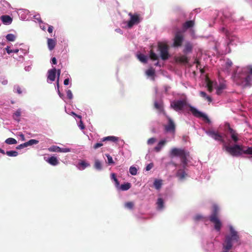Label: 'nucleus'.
I'll return each instance as SVG.
<instances>
[{
	"instance_id": "f257e3e1",
	"label": "nucleus",
	"mask_w": 252,
	"mask_h": 252,
	"mask_svg": "<svg viewBox=\"0 0 252 252\" xmlns=\"http://www.w3.org/2000/svg\"><path fill=\"white\" fill-rule=\"evenodd\" d=\"M230 234L225 236L224 242L223 244V249L224 250H230L232 248L233 243H238L240 240V237L234 228L229 227Z\"/></svg>"
},
{
	"instance_id": "f03ea898",
	"label": "nucleus",
	"mask_w": 252,
	"mask_h": 252,
	"mask_svg": "<svg viewBox=\"0 0 252 252\" xmlns=\"http://www.w3.org/2000/svg\"><path fill=\"white\" fill-rule=\"evenodd\" d=\"M233 80L237 85L245 88L251 86L250 82L252 79L251 76L245 73L242 69L241 72L234 74Z\"/></svg>"
},
{
	"instance_id": "7ed1b4c3",
	"label": "nucleus",
	"mask_w": 252,
	"mask_h": 252,
	"mask_svg": "<svg viewBox=\"0 0 252 252\" xmlns=\"http://www.w3.org/2000/svg\"><path fill=\"white\" fill-rule=\"evenodd\" d=\"M171 157H179L183 164V167L185 168L188 163V157L189 156V152L184 149L174 148L170 152Z\"/></svg>"
},
{
	"instance_id": "20e7f679",
	"label": "nucleus",
	"mask_w": 252,
	"mask_h": 252,
	"mask_svg": "<svg viewBox=\"0 0 252 252\" xmlns=\"http://www.w3.org/2000/svg\"><path fill=\"white\" fill-rule=\"evenodd\" d=\"M223 148L225 152L231 156L238 157L243 154V148L245 147L242 145L234 144L230 146L224 143Z\"/></svg>"
},
{
	"instance_id": "39448f33",
	"label": "nucleus",
	"mask_w": 252,
	"mask_h": 252,
	"mask_svg": "<svg viewBox=\"0 0 252 252\" xmlns=\"http://www.w3.org/2000/svg\"><path fill=\"white\" fill-rule=\"evenodd\" d=\"M209 220L210 221L214 224L215 229L220 231L222 223L219 217V208L216 205H214L213 206V211L212 214L210 216Z\"/></svg>"
},
{
	"instance_id": "423d86ee",
	"label": "nucleus",
	"mask_w": 252,
	"mask_h": 252,
	"mask_svg": "<svg viewBox=\"0 0 252 252\" xmlns=\"http://www.w3.org/2000/svg\"><path fill=\"white\" fill-rule=\"evenodd\" d=\"M158 50L160 52V57L162 60L165 61L169 58L168 46L166 44L159 42Z\"/></svg>"
},
{
	"instance_id": "0eeeda50",
	"label": "nucleus",
	"mask_w": 252,
	"mask_h": 252,
	"mask_svg": "<svg viewBox=\"0 0 252 252\" xmlns=\"http://www.w3.org/2000/svg\"><path fill=\"white\" fill-rule=\"evenodd\" d=\"M184 39V34L182 31H177L174 35V38L173 39V47H181L182 45Z\"/></svg>"
},
{
	"instance_id": "6e6552de",
	"label": "nucleus",
	"mask_w": 252,
	"mask_h": 252,
	"mask_svg": "<svg viewBox=\"0 0 252 252\" xmlns=\"http://www.w3.org/2000/svg\"><path fill=\"white\" fill-rule=\"evenodd\" d=\"M187 102L185 100H177L172 102L171 103V107L174 109V110L178 111L183 110Z\"/></svg>"
},
{
	"instance_id": "1a4fd4ad",
	"label": "nucleus",
	"mask_w": 252,
	"mask_h": 252,
	"mask_svg": "<svg viewBox=\"0 0 252 252\" xmlns=\"http://www.w3.org/2000/svg\"><path fill=\"white\" fill-rule=\"evenodd\" d=\"M207 134L214 140L224 143V140L222 135L219 132L214 130H209L207 132Z\"/></svg>"
},
{
	"instance_id": "9d476101",
	"label": "nucleus",
	"mask_w": 252,
	"mask_h": 252,
	"mask_svg": "<svg viewBox=\"0 0 252 252\" xmlns=\"http://www.w3.org/2000/svg\"><path fill=\"white\" fill-rule=\"evenodd\" d=\"M189 110L195 117L197 118H203L204 120H206L208 123L210 122V120L206 115L199 111L195 108L191 106H189Z\"/></svg>"
},
{
	"instance_id": "9b49d317",
	"label": "nucleus",
	"mask_w": 252,
	"mask_h": 252,
	"mask_svg": "<svg viewBox=\"0 0 252 252\" xmlns=\"http://www.w3.org/2000/svg\"><path fill=\"white\" fill-rule=\"evenodd\" d=\"M167 118L168 122L167 125L164 126L165 131L167 132L174 133L176 127L175 125L170 117H167Z\"/></svg>"
},
{
	"instance_id": "f8f14e48",
	"label": "nucleus",
	"mask_w": 252,
	"mask_h": 252,
	"mask_svg": "<svg viewBox=\"0 0 252 252\" xmlns=\"http://www.w3.org/2000/svg\"><path fill=\"white\" fill-rule=\"evenodd\" d=\"M128 15L130 16V19L127 22V27L130 28L134 24H138L139 22V17L138 15H133L131 13H129Z\"/></svg>"
},
{
	"instance_id": "ddd939ff",
	"label": "nucleus",
	"mask_w": 252,
	"mask_h": 252,
	"mask_svg": "<svg viewBox=\"0 0 252 252\" xmlns=\"http://www.w3.org/2000/svg\"><path fill=\"white\" fill-rule=\"evenodd\" d=\"M227 126H228V130L230 134L231 138H232V139L235 143L237 142L239 140L237 133L236 132L235 130H234L233 129H232L230 127L229 124H227Z\"/></svg>"
},
{
	"instance_id": "4468645a",
	"label": "nucleus",
	"mask_w": 252,
	"mask_h": 252,
	"mask_svg": "<svg viewBox=\"0 0 252 252\" xmlns=\"http://www.w3.org/2000/svg\"><path fill=\"white\" fill-rule=\"evenodd\" d=\"M56 74L57 69L55 67H54L53 69L49 70L48 71V80H49L51 82L54 81L56 79Z\"/></svg>"
},
{
	"instance_id": "2eb2a0df",
	"label": "nucleus",
	"mask_w": 252,
	"mask_h": 252,
	"mask_svg": "<svg viewBox=\"0 0 252 252\" xmlns=\"http://www.w3.org/2000/svg\"><path fill=\"white\" fill-rule=\"evenodd\" d=\"M187 176V174L186 172L181 169L178 170L176 173V176L178 177L180 180H184Z\"/></svg>"
},
{
	"instance_id": "dca6fc26",
	"label": "nucleus",
	"mask_w": 252,
	"mask_h": 252,
	"mask_svg": "<svg viewBox=\"0 0 252 252\" xmlns=\"http://www.w3.org/2000/svg\"><path fill=\"white\" fill-rule=\"evenodd\" d=\"M166 143V141L165 140H162L160 141L158 144L157 146H156L154 148V150L156 152H159L162 148L165 145Z\"/></svg>"
},
{
	"instance_id": "f3484780",
	"label": "nucleus",
	"mask_w": 252,
	"mask_h": 252,
	"mask_svg": "<svg viewBox=\"0 0 252 252\" xmlns=\"http://www.w3.org/2000/svg\"><path fill=\"white\" fill-rule=\"evenodd\" d=\"M47 44L49 49L52 50L56 46V41L53 39L48 38L47 40Z\"/></svg>"
},
{
	"instance_id": "a211bd4d",
	"label": "nucleus",
	"mask_w": 252,
	"mask_h": 252,
	"mask_svg": "<svg viewBox=\"0 0 252 252\" xmlns=\"http://www.w3.org/2000/svg\"><path fill=\"white\" fill-rule=\"evenodd\" d=\"M119 140V138L114 136H109L103 137L101 141H112L113 142H117Z\"/></svg>"
},
{
	"instance_id": "6ab92c4d",
	"label": "nucleus",
	"mask_w": 252,
	"mask_h": 252,
	"mask_svg": "<svg viewBox=\"0 0 252 252\" xmlns=\"http://www.w3.org/2000/svg\"><path fill=\"white\" fill-rule=\"evenodd\" d=\"M189 60L188 57L185 55L179 56L176 59V62L183 63H188L189 62Z\"/></svg>"
},
{
	"instance_id": "aec40b11",
	"label": "nucleus",
	"mask_w": 252,
	"mask_h": 252,
	"mask_svg": "<svg viewBox=\"0 0 252 252\" xmlns=\"http://www.w3.org/2000/svg\"><path fill=\"white\" fill-rule=\"evenodd\" d=\"M0 19L4 24H10L12 21V19L8 15H2Z\"/></svg>"
},
{
	"instance_id": "412c9836",
	"label": "nucleus",
	"mask_w": 252,
	"mask_h": 252,
	"mask_svg": "<svg viewBox=\"0 0 252 252\" xmlns=\"http://www.w3.org/2000/svg\"><path fill=\"white\" fill-rule=\"evenodd\" d=\"M154 107L159 112H162L163 110V102L162 101H155Z\"/></svg>"
},
{
	"instance_id": "4be33fe9",
	"label": "nucleus",
	"mask_w": 252,
	"mask_h": 252,
	"mask_svg": "<svg viewBox=\"0 0 252 252\" xmlns=\"http://www.w3.org/2000/svg\"><path fill=\"white\" fill-rule=\"evenodd\" d=\"M47 161L52 165H56L59 163L58 160L56 157H51L49 158Z\"/></svg>"
},
{
	"instance_id": "5701e85b",
	"label": "nucleus",
	"mask_w": 252,
	"mask_h": 252,
	"mask_svg": "<svg viewBox=\"0 0 252 252\" xmlns=\"http://www.w3.org/2000/svg\"><path fill=\"white\" fill-rule=\"evenodd\" d=\"M192 50V46L189 42H187L185 45L183 52L185 53L191 52Z\"/></svg>"
},
{
	"instance_id": "b1692460",
	"label": "nucleus",
	"mask_w": 252,
	"mask_h": 252,
	"mask_svg": "<svg viewBox=\"0 0 252 252\" xmlns=\"http://www.w3.org/2000/svg\"><path fill=\"white\" fill-rule=\"evenodd\" d=\"M226 88V85L224 83H220L217 88V94H220L222 90Z\"/></svg>"
},
{
	"instance_id": "393cba45",
	"label": "nucleus",
	"mask_w": 252,
	"mask_h": 252,
	"mask_svg": "<svg viewBox=\"0 0 252 252\" xmlns=\"http://www.w3.org/2000/svg\"><path fill=\"white\" fill-rule=\"evenodd\" d=\"M226 37L229 41V42L227 43L228 45L232 44V42L237 38L236 36L232 35L231 33L229 34V35L226 36Z\"/></svg>"
},
{
	"instance_id": "a878e982",
	"label": "nucleus",
	"mask_w": 252,
	"mask_h": 252,
	"mask_svg": "<svg viewBox=\"0 0 252 252\" xmlns=\"http://www.w3.org/2000/svg\"><path fill=\"white\" fill-rule=\"evenodd\" d=\"M48 151L51 152H61V148L59 146L53 145L48 148Z\"/></svg>"
},
{
	"instance_id": "bb28decb",
	"label": "nucleus",
	"mask_w": 252,
	"mask_h": 252,
	"mask_svg": "<svg viewBox=\"0 0 252 252\" xmlns=\"http://www.w3.org/2000/svg\"><path fill=\"white\" fill-rule=\"evenodd\" d=\"M199 94L200 95V96L203 97L204 99H206L209 102H212V98L209 96V95H207V94H206V93L204 92H200L199 93Z\"/></svg>"
},
{
	"instance_id": "cd10ccee",
	"label": "nucleus",
	"mask_w": 252,
	"mask_h": 252,
	"mask_svg": "<svg viewBox=\"0 0 252 252\" xmlns=\"http://www.w3.org/2000/svg\"><path fill=\"white\" fill-rule=\"evenodd\" d=\"M161 185H162V181L161 180H158V179L155 180V181H154V186L156 189H160L161 188Z\"/></svg>"
},
{
	"instance_id": "c85d7f7f",
	"label": "nucleus",
	"mask_w": 252,
	"mask_h": 252,
	"mask_svg": "<svg viewBox=\"0 0 252 252\" xmlns=\"http://www.w3.org/2000/svg\"><path fill=\"white\" fill-rule=\"evenodd\" d=\"M137 58L140 61L143 63H147V57L144 54H140L137 55Z\"/></svg>"
},
{
	"instance_id": "c756f323",
	"label": "nucleus",
	"mask_w": 252,
	"mask_h": 252,
	"mask_svg": "<svg viewBox=\"0 0 252 252\" xmlns=\"http://www.w3.org/2000/svg\"><path fill=\"white\" fill-rule=\"evenodd\" d=\"M194 24L193 21H188L184 23V27L186 29L190 28L194 26Z\"/></svg>"
},
{
	"instance_id": "7c9ffc66",
	"label": "nucleus",
	"mask_w": 252,
	"mask_h": 252,
	"mask_svg": "<svg viewBox=\"0 0 252 252\" xmlns=\"http://www.w3.org/2000/svg\"><path fill=\"white\" fill-rule=\"evenodd\" d=\"M157 204L158 209H162L164 207L163 200L161 198L158 199Z\"/></svg>"
},
{
	"instance_id": "2f4dec72",
	"label": "nucleus",
	"mask_w": 252,
	"mask_h": 252,
	"mask_svg": "<svg viewBox=\"0 0 252 252\" xmlns=\"http://www.w3.org/2000/svg\"><path fill=\"white\" fill-rule=\"evenodd\" d=\"M21 113L20 109H18L13 115V119L19 122L20 121L19 117L21 116Z\"/></svg>"
},
{
	"instance_id": "473e14b6",
	"label": "nucleus",
	"mask_w": 252,
	"mask_h": 252,
	"mask_svg": "<svg viewBox=\"0 0 252 252\" xmlns=\"http://www.w3.org/2000/svg\"><path fill=\"white\" fill-rule=\"evenodd\" d=\"M94 167L96 169L98 170H101L102 169V165L99 160L96 159L95 160Z\"/></svg>"
},
{
	"instance_id": "72a5a7b5",
	"label": "nucleus",
	"mask_w": 252,
	"mask_h": 252,
	"mask_svg": "<svg viewBox=\"0 0 252 252\" xmlns=\"http://www.w3.org/2000/svg\"><path fill=\"white\" fill-rule=\"evenodd\" d=\"M131 187V185L129 183H126L124 184H122L120 187V189L122 190H127L129 189Z\"/></svg>"
},
{
	"instance_id": "f704fd0d",
	"label": "nucleus",
	"mask_w": 252,
	"mask_h": 252,
	"mask_svg": "<svg viewBox=\"0 0 252 252\" xmlns=\"http://www.w3.org/2000/svg\"><path fill=\"white\" fill-rule=\"evenodd\" d=\"M79 165L81 166H82V168H80V169H81V170H84L85 169L86 167L89 166L90 165V164L89 163H87L84 160H82L79 163Z\"/></svg>"
},
{
	"instance_id": "c9c22d12",
	"label": "nucleus",
	"mask_w": 252,
	"mask_h": 252,
	"mask_svg": "<svg viewBox=\"0 0 252 252\" xmlns=\"http://www.w3.org/2000/svg\"><path fill=\"white\" fill-rule=\"evenodd\" d=\"M5 142L6 144H9V145L16 144L17 143L16 140L13 138H7V139H6Z\"/></svg>"
},
{
	"instance_id": "e433bc0d",
	"label": "nucleus",
	"mask_w": 252,
	"mask_h": 252,
	"mask_svg": "<svg viewBox=\"0 0 252 252\" xmlns=\"http://www.w3.org/2000/svg\"><path fill=\"white\" fill-rule=\"evenodd\" d=\"M243 70L245 73L249 75H252V66H247V67L243 68Z\"/></svg>"
},
{
	"instance_id": "4c0bfd02",
	"label": "nucleus",
	"mask_w": 252,
	"mask_h": 252,
	"mask_svg": "<svg viewBox=\"0 0 252 252\" xmlns=\"http://www.w3.org/2000/svg\"><path fill=\"white\" fill-rule=\"evenodd\" d=\"M243 154L252 155V147H248L246 150H244V148H243ZM251 158H252V156Z\"/></svg>"
},
{
	"instance_id": "58836bf2",
	"label": "nucleus",
	"mask_w": 252,
	"mask_h": 252,
	"mask_svg": "<svg viewBox=\"0 0 252 252\" xmlns=\"http://www.w3.org/2000/svg\"><path fill=\"white\" fill-rule=\"evenodd\" d=\"M146 73L148 76H154L155 74V70L153 68H150L146 71Z\"/></svg>"
},
{
	"instance_id": "ea45409f",
	"label": "nucleus",
	"mask_w": 252,
	"mask_h": 252,
	"mask_svg": "<svg viewBox=\"0 0 252 252\" xmlns=\"http://www.w3.org/2000/svg\"><path fill=\"white\" fill-rule=\"evenodd\" d=\"M6 38L9 41H14L16 39V36L13 34L9 33L6 36Z\"/></svg>"
},
{
	"instance_id": "a19ab883",
	"label": "nucleus",
	"mask_w": 252,
	"mask_h": 252,
	"mask_svg": "<svg viewBox=\"0 0 252 252\" xmlns=\"http://www.w3.org/2000/svg\"><path fill=\"white\" fill-rule=\"evenodd\" d=\"M6 154L9 157H16L18 156V153L17 152L15 151H7Z\"/></svg>"
},
{
	"instance_id": "79ce46f5",
	"label": "nucleus",
	"mask_w": 252,
	"mask_h": 252,
	"mask_svg": "<svg viewBox=\"0 0 252 252\" xmlns=\"http://www.w3.org/2000/svg\"><path fill=\"white\" fill-rule=\"evenodd\" d=\"M38 143V141L35 139H31L28 142H26L27 147L34 144H37Z\"/></svg>"
},
{
	"instance_id": "37998d69",
	"label": "nucleus",
	"mask_w": 252,
	"mask_h": 252,
	"mask_svg": "<svg viewBox=\"0 0 252 252\" xmlns=\"http://www.w3.org/2000/svg\"><path fill=\"white\" fill-rule=\"evenodd\" d=\"M150 57L152 60L155 61L158 59V55L156 53H155L152 50H151L150 52Z\"/></svg>"
},
{
	"instance_id": "c03bdc74",
	"label": "nucleus",
	"mask_w": 252,
	"mask_h": 252,
	"mask_svg": "<svg viewBox=\"0 0 252 252\" xmlns=\"http://www.w3.org/2000/svg\"><path fill=\"white\" fill-rule=\"evenodd\" d=\"M129 172L132 175H135L137 174V170L134 166H131L129 168Z\"/></svg>"
},
{
	"instance_id": "a18cd8bd",
	"label": "nucleus",
	"mask_w": 252,
	"mask_h": 252,
	"mask_svg": "<svg viewBox=\"0 0 252 252\" xmlns=\"http://www.w3.org/2000/svg\"><path fill=\"white\" fill-rule=\"evenodd\" d=\"M207 87L208 88V90L209 92H212L213 91V82L210 80H209L207 83Z\"/></svg>"
},
{
	"instance_id": "49530a36",
	"label": "nucleus",
	"mask_w": 252,
	"mask_h": 252,
	"mask_svg": "<svg viewBox=\"0 0 252 252\" xmlns=\"http://www.w3.org/2000/svg\"><path fill=\"white\" fill-rule=\"evenodd\" d=\"M125 207L128 209H132L134 206V203L132 202H127L125 203Z\"/></svg>"
},
{
	"instance_id": "de8ad7c7",
	"label": "nucleus",
	"mask_w": 252,
	"mask_h": 252,
	"mask_svg": "<svg viewBox=\"0 0 252 252\" xmlns=\"http://www.w3.org/2000/svg\"><path fill=\"white\" fill-rule=\"evenodd\" d=\"M5 49L7 53L9 54L11 53H17L19 52V49L11 50L8 46Z\"/></svg>"
},
{
	"instance_id": "09e8293b",
	"label": "nucleus",
	"mask_w": 252,
	"mask_h": 252,
	"mask_svg": "<svg viewBox=\"0 0 252 252\" xmlns=\"http://www.w3.org/2000/svg\"><path fill=\"white\" fill-rule=\"evenodd\" d=\"M108 160V163L109 164H113L114 163L112 157L109 154L105 155Z\"/></svg>"
},
{
	"instance_id": "8fccbe9b",
	"label": "nucleus",
	"mask_w": 252,
	"mask_h": 252,
	"mask_svg": "<svg viewBox=\"0 0 252 252\" xmlns=\"http://www.w3.org/2000/svg\"><path fill=\"white\" fill-rule=\"evenodd\" d=\"M156 141L155 138L152 137L148 139L147 143L149 145H152Z\"/></svg>"
},
{
	"instance_id": "3c124183",
	"label": "nucleus",
	"mask_w": 252,
	"mask_h": 252,
	"mask_svg": "<svg viewBox=\"0 0 252 252\" xmlns=\"http://www.w3.org/2000/svg\"><path fill=\"white\" fill-rule=\"evenodd\" d=\"M66 95H67V97L69 99H72V98H73V94H72V93L71 90H67L66 91Z\"/></svg>"
},
{
	"instance_id": "603ef678",
	"label": "nucleus",
	"mask_w": 252,
	"mask_h": 252,
	"mask_svg": "<svg viewBox=\"0 0 252 252\" xmlns=\"http://www.w3.org/2000/svg\"><path fill=\"white\" fill-rule=\"evenodd\" d=\"M220 30L221 32H223L225 34L226 36L229 35V34L230 33L224 27L222 28Z\"/></svg>"
},
{
	"instance_id": "864d4df0",
	"label": "nucleus",
	"mask_w": 252,
	"mask_h": 252,
	"mask_svg": "<svg viewBox=\"0 0 252 252\" xmlns=\"http://www.w3.org/2000/svg\"><path fill=\"white\" fill-rule=\"evenodd\" d=\"M0 82L3 85H6L8 83L7 80L5 79L4 78H1L0 79Z\"/></svg>"
},
{
	"instance_id": "5fc2aeb1",
	"label": "nucleus",
	"mask_w": 252,
	"mask_h": 252,
	"mask_svg": "<svg viewBox=\"0 0 252 252\" xmlns=\"http://www.w3.org/2000/svg\"><path fill=\"white\" fill-rule=\"evenodd\" d=\"M27 145H26V142L23 143V144H21L19 145H18L17 147H16V149H23L25 147H27Z\"/></svg>"
},
{
	"instance_id": "6e6d98bb",
	"label": "nucleus",
	"mask_w": 252,
	"mask_h": 252,
	"mask_svg": "<svg viewBox=\"0 0 252 252\" xmlns=\"http://www.w3.org/2000/svg\"><path fill=\"white\" fill-rule=\"evenodd\" d=\"M154 166V164L152 163H149L148 164L146 167V170L147 171L150 170Z\"/></svg>"
},
{
	"instance_id": "4d7b16f0",
	"label": "nucleus",
	"mask_w": 252,
	"mask_h": 252,
	"mask_svg": "<svg viewBox=\"0 0 252 252\" xmlns=\"http://www.w3.org/2000/svg\"><path fill=\"white\" fill-rule=\"evenodd\" d=\"M103 145V144L102 143H97L95 145H94V149H96L100 147H101Z\"/></svg>"
},
{
	"instance_id": "13d9d810",
	"label": "nucleus",
	"mask_w": 252,
	"mask_h": 252,
	"mask_svg": "<svg viewBox=\"0 0 252 252\" xmlns=\"http://www.w3.org/2000/svg\"><path fill=\"white\" fill-rule=\"evenodd\" d=\"M202 218V216H201L200 215H197L194 217V219L195 220L198 221V220H201Z\"/></svg>"
},
{
	"instance_id": "bf43d9fd",
	"label": "nucleus",
	"mask_w": 252,
	"mask_h": 252,
	"mask_svg": "<svg viewBox=\"0 0 252 252\" xmlns=\"http://www.w3.org/2000/svg\"><path fill=\"white\" fill-rule=\"evenodd\" d=\"M16 91H17V93L18 94H21L22 93V91L21 90V88L19 87V86H17L16 87Z\"/></svg>"
},
{
	"instance_id": "052dcab7",
	"label": "nucleus",
	"mask_w": 252,
	"mask_h": 252,
	"mask_svg": "<svg viewBox=\"0 0 252 252\" xmlns=\"http://www.w3.org/2000/svg\"><path fill=\"white\" fill-rule=\"evenodd\" d=\"M53 27L52 26H49L48 27V32H49V33H52L53 32Z\"/></svg>"
},
{
	"instance_id": "680f3d73",
	"label": "nucleus",
	"mask_w": 252,
	"mask_h": 252,
	"mask_svg": "<svg viewBox=\"0 0 252 252\" xmlns=\"http://www.w3.org/2000/svg\"><path fill=\"white\" fill-rule=\"evenodd\" d=\"M69 151H70V150L69 149H67V148L62 149L61 148V152L66 153V152H69Z\"/></svg>"
},
{
	"instance_id": "e2e57ef3",
	"label": "nucleus",
	"mask_w": 252,
	"mask_h": 252,
	"mask_svg": "<svg viewBox=\"0 0 252 252\" xmlns=\"http://www.w3.org/2000/svg\"><path fill=\"white\" fill-rule=\"evenodd\" d=\"M69 78H66L64 80L63 84L64 85H67L69 84Z\"/></svg>"
},
{
	"instance_id": "0e129e2a",
	"label": "nucleus",
	"mask_w": 252,
	"mask_h": 252,
	"mask_svg": "<svg viewBox=\"0 0 252 252\" xmlns=\"http://www.w3.org/2000/svg\"><path fill=\"white\" fill-rule=\"evenodd\" d=\"M114 182L115 183L116 186L118 188L119 186V182L117 178H115Z\"/></svg>"
},
{
	"instance_id": "69168bd1",
	"label": "nucleus",
	"mask_w": 252,
	"mask_h": 252,
	"mask_svg": "<svg viewBox=\"0 0 252 252\" xmlns=\"http://www.w3.org/2000/svg\"><path fill=\"white\" fill-rule=\"evenodd\" d=\"M80 124L79 126H80V127H81V129H84L85 126H84V125H83V124L82 121H80Z\"/></svg>"
},
{
	"instance_id": "338daca9",
	"label": "nucleus",
	"mask_w": 252,
	"mask_h": 252,
	"mask_svg": "<svg viewBox=\"0 0 252 252\" xmlns=\"http://www.w3.org/2000/svg\"><path fill=\"white\" fill-rule=\"evenodd\" d=\"M52 63L54 64H57V60H56V58L54 57L52 59Z\"/></svg>"
},
{
	"instance_id": "774afa93",
	"label": "nucleus",
	"mask_w": 252,
	"mask_h": 252,
	"mask_svg": "<svg viewBox=\"0 0 252 252\" xmlns=\"http://www.w3.org/2000/svg\"><path fill=\"white\" fill-rule=\"evenodd\" d=\"M61 70L60 69H59L57 70V76H58V78H57L59 79V77H60V75L61 74Z\"/></svg>"
}]
</instances>
